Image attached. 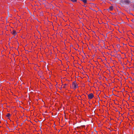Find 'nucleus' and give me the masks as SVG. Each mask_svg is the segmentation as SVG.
<instances>
[{"instance_id":"8","label":"nucleus","mask_w":134,"mask_h":134,"mask_svg":"<svg viewBox=\"0 0 134 134\" xmlns=\"http://www.w3.org/2000/svg\"><path fill=\"white\" fill-rule=\"evenodd\" d=\"M81 1H82L85 4L87 3V0H81Z\"/></svg>"},{"instance_id":"3","label":"nucleus","mask_w":134,"mask_h":134,"mask_svg":"<svg viewBox=\"0 0 134 134\" xmlns=\"http://www.w3.org/2000/svg\"><path fill=\"white\" fill-rule=\"evenodd\" d=\"M11 33L14 36H15L17 34V33L16 31L14 30H13L12 31H11Z\"/></svg>"},{"instance_id":"5","label":"nucleus","mask_w":134,"mask_h":134,"mask_svg":"<svg viewBox=\"0 0 134 134\" xmlns=\"http://www.w3.org/2000/svg\"><path fill=\"white\" fill-rule=\"evenodd\" d=\"M130 2L129 0H126L124 1V3L126 4H129Z\"/></svg>"},{"instance_id":"1","label":"nucleus","mask_w":134,"mask_h":134,"mask_svg":"<svg viewBox=\"0 0 134 134\" xmlns=\"http://www.w3.org/2000/svg\"><path fill=\"white\" fill-rule=\"evenodd\" d=\"M72 88L74 89H76L78 87V85L76 81H74L72 83Z\"/></svg>"},{"instance_id":"12","label":"nucleus","mask_w":134,"mask_h":134,"mask_svg":"<svg viewBox=\"0 0 134 134\" xmlns=\"http://www.w3.org/2000/svg\"><path fill=\"white\" fill-rule=\"evenodd\" d=\"M80 98H81V96H80Z\"/></svg>"},{"instance_id":"11","label":"nucleus","mask_w":134,"mask_h":134,"mask_svg":"<svg viewBox=\"0 0 134 134\" xmlns=\"http://www.w3.org/2000/svg\"><path fill=\"white\" fill-rule=\"evenodd\" d=\"M78 99H80V98H78Z\"/></svg>"},{"instance_id":"9","label":"nucleus","mask_w":134,"mask_h":134,"mask_svg":"<svg viewBox=\"0 0 134 134\" xmlns=\"http://www.w3.org/2000/svg\"><path fill=\"white\" fill-rule=\"evenodd\" d=\"M73 2H75L77 1V0H71Z\"/></svg>"},{"instance_id":"7","label":"nucleus","mask_w":134,"mask_h":134,"mask_svg":"<svg viewBox=\"0 0 134 134\" xmlns=\"http://www.w3.org/2000/svg\"><path fill=\"white\" fill-rule=\"evenodd\" d=\"M11 115L10 113H8L6 115V117L7 118H9Z\"/></svg>"},{"instance_id":"2","label":"nucleus","mask_w":134,"mask_h":134,"mask_svg":"<svg viewBox=\"0 0 134 134\" xmlns=\"http://www.w3.org/2000/svg\"><path fill=\"white\" fill-rule=\"evenodd\" d=\"M88 99H92L94 97L93 94L92 93H91L88 95Z\"/></svg>"},{"instance_id":"6","label":"nucleus","mask_w":134,"mask_h":134,"mask_svg":"<svg viewBox=\"0 0 134 134\" xmlns=\"http://www.w3.org/2000/svg\"><path fill=\"white\" fill-rule=\"evenodd\" d=\"M109 9L110 10L112 11L113 9V7L112 6H111L109 7Z\"/></svg>"},{"instance_id":"10","label":"nucleus","mask_w":134,"mask_h":134,"mask_svg":"<svg viewBox=\"0 0 134 134\" xmlns=\"http://www.w3.org/2000/svg\"><path fill=\"white\" fill-rule=\"evenodd\" d=\"M82 126V127H85V125H83V126Z\"/></svg>"},{"instance_id":"4","label":"nucleus","mask_w":134,"mask_h":134,"mask_svg":"<svg viewBox=\"0 0 134 134\" xmlns=\"http://www.w3.org/2000/svg\"><path fill=\"white\" fill-rule=\"evenodd\" d=\"M68 85V84L65 83L64 84H63L62 86V88H66V86Z\"/></svg>"}]
</instances>
